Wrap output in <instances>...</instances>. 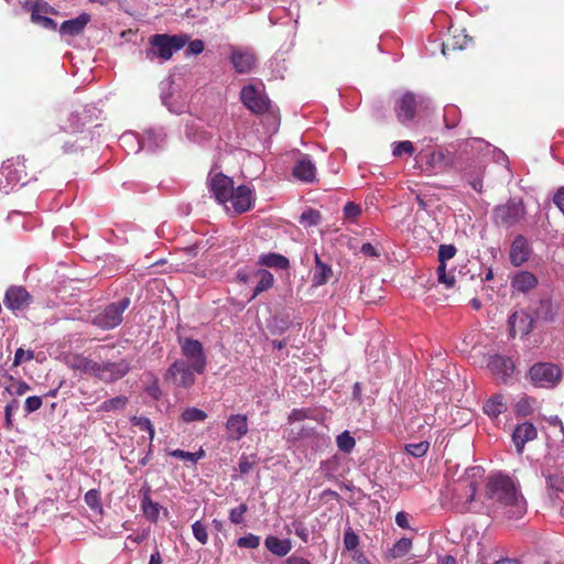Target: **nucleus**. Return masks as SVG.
Returning <instances> with one entry per match:
<instances>
[{"label": "nucleus", "instance_id": "f257e3e1", "mask_svg": "<svg viewBox=\"0 0 564 564\" xmlns=\"http://www.w3.org/2000/svg\"><path fill=\"white\" fill-rule=\"evenodd\" d=\"M487 495L496 506V511L508 519H519L527 512L524 497L508 476H491L487 484Z\"/></svg>", "mask_w": 564, "mask_h": 564}, {"label": "nucleus", "instance_id": "f03ea898", "mask_svg": "<svg viewBox=\"0 0 564 564\" xmlns=\"http://www.w3.org/2000/svg\"><path fill=\"white\" fill-rule=\"evenodd\" d=\"M189 37L185 34L167 35L155 34L150 37V47L144 51L149 61L159 59L160 63L169 61L175 52L185 46Z\"/></svg>", "mask_w": 564, "mask_h": 564}, {"label": "nucleus", "instance_id": "7ed1b4c3", "mask_svg": "<svg viewBox=\"0 0 564 564\" xmlns=\"http://www.w3.org/2000/svg\"><path fill=\"white\" fill-rule=\"evenodd\" d=\"M25 160L15 158L8 160L0 170V192L8 194L14 189L18 184L26 183Z\"/></svg>", "mask_w": 564, "mask_h": 564}, {"label": "nucleus", "instance_id": "20e7f679", "mask_svg": "<svg viewBox=\"0 0 564 564\" xmlns=\"http://www.w3.org/2000/svg\"><path fill=\"white\" fill-rule=\"evenodd\" d=\"M421 170L427 174L445 172L454 163V156L448 150L421 152L416 156Z\"/></svg>", "mask_w": 564, "mask_h": 564}, {"label": "nucleus", "instance_id": "39448f33", "mask_svg": "<svg viewBox=\"0 0 564 564\" xmlns=\"http://www.w3.org/2000/svg\"><path fill=\"white\" fill-rule=\"evenodd\" d=\"M525 214L527 210L522 199L511 198L494 209V219L497 225L509 228L519 224Z\"/></svg>", "mask_w": 564, "mask_h": 564}, {"label": "nucleus", "instance_id": "423d86ee", "mask_svg": "<svg viewBox=\"0 0 564 564\" xmlns=\"http://www.w3.org/2000/svg\"><path fill=\"white\" fill-rule=\"evenodd\" d=\"M178 344L183 356L181 360L192 366L198 375L204 373L207 366V357L202 343L193 338H178Z\"/></svg>", "mask_w": 564, "mask_h": 564}, {"label": "nucleus", "instance_id": "0eeeda50", "mask_svg": "<svg viewBox=\"0 0 564 564\" xmlns=\"http://www.w3.org/2000/svg\"><path fill=\"white\" fill-rule=\"evenodd\" d=\"M481 476L480 467L467 469L465 475L454 484L453 492L455 497L458 500H464L466 503L474 501Z\"/></svg>", "mask_w": 564, "mask_h": 564}, {"label": "nucleus", "instance_id": "6e6552de", "mask_svg": "<svg viewBox=\"0 0 564 564\" xmlns=\"http://www.w3.org/2000/svg\"><path fill=\"white\" fill-rule=\"evenodd\" d=\"M129 305L130 300L128 297L111 303L94 316L93 323L102 329H112L120 325L122 314Z\"/></svg>", "mask_w": 564, "mask_h": 564}, {"label": "nucleus", "instance_id": "1a4fd4ad", "mask_svg": "<svg viewBox=\"0 0 564 564\" xmlns=\"http://www.w3.org/2000/svg\"><path fill=\"white\" fill-rule=\"evenodd\" d=\"M208 187L215 199L229 210L228 202L234 191V181L221 172H210L208 176Z\"/></svg>", "mask_w": 564, "mask_h": 564}, {"label": "nucleus", "instance_id": "9d476101", "mask_svg": "<svg viewBox=\"0 0 564 564\" xmlns=\"http://www.w3.org/2000/svg\"><path fill=\"white\" fill-rule=\"evenodd\" d=\"M197 371L186 361L175 360L166 370L165 380L181 388H191L196 381Z\"/></svg>", "mask_w": 564, "mask_h": 564}, {"label": "nucleus", "instance_id": "9b49d317", "mask_svg": "<svg viewBox=\"0 0 564 564\" xmlns=\"http://www.w3.org/2000/svg\"><path fill=\"white\" fill-rule=\"evenodd\" d=\"M242 104L254 113H264L270 107V101L264 95L261 85H247L241 89Z\"/></svg>", "mask_w": 564, "mask_h": 564}, {"label": "nucleus", "instance_id": "f8f14e48", "mask_svg": "<svg viewBox=\"0 0 564 564\" xmlns=\"http://www.w3.org/2000/svg\"><path fill=\"white\" fill-rule=\"evenodd\" d=\"M530 380L538 387H552L560 377V369L553 364H536L529 371Z\"/></svg>", "mask_w": 564, "mask_h": 564}, {"label": "nucleus", "instance_id": "ddd939ff", "mask_svg": "<svg viewBox=\"0 0 564 564\" xmlns=\"http://www.w3.org/2000/svg\"><path fill=\"white\" fill-rule=\"evenodd\" d=\"M229 58L232 67L239 74L250 73L257 64V57L250 48L230 46Z\"/></svg>", "mask_w": 564, "mask_h": 564}, {"label": "nucleus", "instance_id": "4468645a", "mask_svg": "<svg viewBox=\"0 0 564 564\" xmlns=\"http://www.w3.org/2000/svg\"><path fill=\"white\" fill-rule=\"evenodd\" d=\"M254 202L253 191L247 185H240L232 191L229 198V210L234 214H242L249 210Z\"/></svg>", "mask_w": 564, "mask_h": 564}, {"label": "nucleus", "instance_id": "2eb2a0df", "mask_svg": "<svg viewBox=\"0 0 564 564\" xmlns=\"http://www.w3.org/2000/svg\"><path fill=\"white\" fill-rule=\"evenodd\" d=\"M488 369L496 379L503 383H509L512 380L514 372V364L511 358L502 355H494L489 358Z\"/></svg>", "mask_w": 564, "mask_h": 564}, {"label": "nucleus", "instance_id": "dca6fc26", "mask_svg": "<svg viewBox=\"0 0 564 564\" xmlns=\"http://www.w3.org/2000/svg\"><path fill=\"white\" fill-rule=\"evenodd\" d=\"M32 302V297L23 286H10L3 299L6 307L13 313L24 311Z\"/></svg>", "mask_w": 564, "mask_h": 564}, {"label": "nucleus", "instance_id": "f3484780", "mask_svg": "<svg viewBox=\"0 0 564 564\" xmlns=\"http://www.w3.org/2000/svg\"><path fill=\"white\" fill-rule=\"evenodd\" d=\"M130 370V365L122 359L118 362H99L97 378L105 382H112L123 378Z\"/></svg>", "mask_w": 564, "mask_h": 564}, {"label": "nucleus", "instance_id": "a211bd4d", "mask_svg": "<svg viewBox=\"0 0 564 564\" xmlns=\"http://www.w3.org/2000/svg\"><path fill=\"white\" fill-rule=\"evenodd\" d=\"M227 440L240 441L249 431L246 414H230L225 423Z\"/></svg>", "mask_w": 564, "mask_h": 564}, {"label": "nucleus", "instance_id": "6ab92c4d", "mask_svg": "<svg viewBox=\"0 0 564 564\" xmlns=\"http://www.w3.org/2000/svg\"><path fill=\"white\" fill-rule=\"evenodd\" d=\"M531 252L532 249L530 247L528 239L522 235H518L510 246V262L514 267H520L529 260Z\"/></svg>", "mask_w": 564, "mask_h": 564}, {"label": "nucleus", "instance_id": "aec40b11", "mask_svg": "<svg viewBox=\"0 0 564 564\" xmlns=\"http://www.w3.org/2000/svg\"><path fill=\"white\" fill-rule=\"evenodd\" d=\"M417 101L413 94L406 93L404 94L397 102H395V113L398 120L401 123H408L412 121L415 117V108Z\"/></svg>", "mask_w": 564, "mask_h": 564}, {"label": "nucleus", "instance_id": "412c9836", "mask_svg": "<svg viewBox=\"0 0 564 564\" xmlns=\"http://www.w3.org/2000/svg\"><path fill=\"white\" fill-rule=\"evenodd\" d=\"M538 431L536 427L529 422H524L522 424H519L512 434V441L516 446L517 453L522 454L524 449V445L536 438Z\"/></svg>", "mask_w": 564, "mask_h": 564}, {"label": "nucleus", "instance_id": "4be33fe9", "mask_svg": "<svg viewBox=\"0 0 564 564\" xmlns=\"http://www.w3.org/2000/svg\"><path fill=\"white\" fill-rule=\"evenodd\" d=\"M293 175L295 178L305 183L314 182L316 177L315 163L308 155H302L293 167Z\"/></svg>", "mask_w": 564, "mask_h": 564}, {"label": "nucleus", "instance_id": "5701e85b", "mask_svg": "<svg viewBox=\"0 0 564 564\" xmlns=\"http://www.w3.org/2000/svg\"><path fill=\"white\" fill-rule=\"evenodd\" d=\"M314 262L315 265L312 270V285L318 288L329 281V279L333 276V269L329 264L321 260L317 252L314 254Z\"/></svg>", "mask_w": 564, "mask_h": 564}, {"label": "nucleus", "instance_id": "b1692460", "mask_svg": "<svg viewBox=\"0 0 564 564\" xmlns=\"http://www.w3.org/2000/svg\"><path fill=\"white\" fill-rule=\"evenodd\" d=\"M90 21L88 13H82L75 19L64 21L59 26L62 35L75 36L80 34Z\"/></svg>", "mask_w": 564, "mask_h": 564}, {"label": "nucleus", "instance_id": "393cba45", "mask_svg": "<svg viewBox=\"0 0 564 564\" xmlns=\"http://www.w3.org/2000/svg\"><path fill=\"white\" fill-rule=\"evenodd\" d=\"M264 545L276 556H285L292 550V543L289 539H279L274 535L267 536Z\"/></svg>", "mask_w": 564, "mask_h": 564}, {"label": "nucleus", "instance_id": "a878e982", "mask_svg": "<svg viewBox=\"0 0 564 564\" xmlns=\"http://www.w3.org/2000/svg\"><path fill=\"white\" fill-rule=\"evenodd\" d=\"M119 143L128 153H138L145 148L143 137L140 139L134 132L121 134Z\"/></svg>", "mask_w": 564, "mask_h": 564}, {"label": "nucleus", "instance_id": "bb28decb", "mask_svg": "<svg viewBox=\"0 0 564 564\" xmlns=\"http://www.w3.org/2000/svg\"><path fill=\"white\" fill-rule=\"evenodd\" d=\"M507 403L503 401V395L496 394L488 399L484 404V412L491 419L498 417L507 411Z\"/></svg>", "mask_w": 564, "mask_h": 564}, {"label": "nucleus", "instance_id": "cd10ccee", "mask_svg": "<svg viewBox=\"0 0 564 564\" xmlns=\"http://www.w3.org/2000/svg\"><path fill=\"white\" fill-rule=\"evenodd\" d=\"M141 510L148 520L155 522L159 519L161 506L151 499L149 489L142 494Z\"/></svg>", "mask_w": 564, "mask_h": 564}, {"label": "nucleus", "instance_id": "c85d7f7f", "mask_svg": "<svg viewBox=\"0 0 564 564\" xmlns=\"http://www.w3.org/2000/svg\"><path fill=\"white\" fill-rule=\"evenodd\" d=\"M538 283L536 278L527 271L518 273L512 280V288L520 292L532 290Z\"/></svg>", "mask_w": 564, "mask_h": 564}, {"label": "nucleus", "instance_id": "c756f323", "mask_svg": "<svg viewBox=\"0 0 564 564\" xmlns=\"http://www.w3.org/2000/svg\"><path fill=\"white\" fill-rule=\"evenodd\" d=\"M549 495L552 501H562L564 496V478L561 476H549L546 479Z\"/></svg>", "mask_w": 564, "mask_h": 564}, {"label": "nucleus", "instance_id": "7c9ffc66", "mask_svg": "<svg viewBox=\"0 0 564 564\" xmlns=\"http://www.w3.org/2000/svg\"><path fill=\"white\" fill-rule=\"evenodd\" d=\"M185 137L193 143H202L208 139V134L204 131L196 120H191L185 124Z\"/></svg>", "mask_w": 564, "mask_h": 564}, {"label": "nucleus", "instance_id": "2f4dec72", "mask_svg": "<svg viewBox=\"0 0 564 564\" xmlns=\"http://www.w3.org/2000/svg\"><path fill=\"white\" fill-rule=\"evenodd\" d=\"M259 281L253 290L251 300L256 299L260 293L271 289L274 283V278L271 272L264 269H260L256 272Z\"/></svg>", "mask_w": 564, "mask_h": 564}, {"label": "nucleus", "instance_id": "473e14b6", "mask_svg": "<svg viewBox=\"0 0 564 564\" xmlns=\"http://www.w3.org/2000/svg\"><path fill=\"white\" fill-rule=\"evenodd\" d=\"M143 141H145V148L147 150L153 151L161 145H163L165 141V133L162 129H151L144 132L143 134Z\"/></svg>", "mask_w": 564, "mask_h": 564}, {"label": "nucleus", "instance_id": "72a5a7b5", "mask_svg": "<svg viewBox=\"0 0 564 564\" xmlns=\"http://www.w3.org/2000/svg\"><path fill=\"white\" fill-rule=\"evenodd\" d=\"M73 368H75L84 373L93 375V376L97 377V371L99 370V362H96L86 357L78 356L74 359Z\"/></svg>", "mask_w": 564, "mask_h": 564}, {"label": "nucleus", "instance_id": "f704fd0d", "mask_svg": "<svg viewBox=\"0 0 564 564\" xmlns=\"http://www.w3.org/2000/svg\"><path fill=\"white\" fill-rule=\"evenodd\" d=\"M260 263L270 268L286 269L289 267V260L278 253H267L260 257Z\"/></svg>", "mask_w": 564, "mask_h": 564}, {"label": "nucleus", "instance_id": "c9c22d12", "mask_svg": "<svg viewBox=\"0 0 564 564\" xmlns=\"http://www.w3.org/2000/svg\"><path fill=\"white\" fill-rule=\"evenodd\" d=\"M162 101L167 107V109L176 115L183 113L187 109V104L185 100H178L173 95H164L162 94Z\"/></svg>", "mask_w": 564, "mask_h": 564}, {"label": "nucleus", "instance_id": "e433bc0d", "mask_svg": "<svg viewBox=\"0 0 564 564\" xmlns=\"http://www.w3.org/2000/svg\"><path fill=\"white\" fill-rule=\"evenodd\" d=\"M206 417V412L195 406L186 408L181 414V419L186 423L202 422L205 421Z\"/></svg>", "mask_w": 564, "mask_h": 564}, {"label": "nucleus", "instance_id": "4c0bfd02", "mask_svg": "<svg viewBox=\"0 0 564 564\" xmlns=\"http://www.w3.org/2000/svg\"><path fill=\"white\" fill-rule=\"evenodd\" d=\"M128 402V399L123 395H119L109 400L104 401L99 405V411L104 412H110V411H117L122 410Z\"/></svg>", "mask_w": 564, "mask_h": 564}, {"label": "nucleus", "instance_id": "58836bf2", "mask_svg": "<svg viewBox=\"0 0 564 564\" xmlns=\"http://www.w3.org/2000/svg\"><path fill=\"white\" fill-rule=\"evenodd\" d=\"M170 455L175 458H178V459H182L185 462H191L192 464H196L200 458H203L205 456V452L203 449H199L198 452L191 453V452H185L183 449H174V451L170 452Z\"/></svg>", "mask_w": 564, "mask_h": 564}, {"label": "nucleus", "instance_id": "ea45409f", "mask_svg": "<svg viewBox=\"0 0 564 564\" xmlns=\"http://www.w3.org/2000/svg\"><path fill=\"white\" fill-rule=\"evenodd\" d=\"M336 444L341 452L350 453L356 445V441L348 431H345L337 436Z\"/></svg>", "mask_w": 564, "mask_h": 564}, {"label": "nucleus", "instance_id": "a19ab883", "mask_svg": "<svg viewBox=\"0 0 564 564\" xmlns=\"http://www.w3.org/2000/svg\"><path fill=\"white\" fill-rule=\"evenodd\" d=\"M459 110L454 105H448L444 109V122L447 129H453L458 122Z\"/></svg>", "mask_w": 564, "mask_h": 564}, {"label": "nucleus", "instance_id": "79ce46f5", "mask_svg": "<svg viewBox=\"0 0 564 564\" xmlns=\"http://www.w3.org/2000/svg\"><path fill=\"white\" fill-rule=\"evenodd\" d=\"M412 541L410 539L402 538L398 542H395V544L391 549V555L393 557H402L410 551Z\"/></svg>", "mask_w": 564, "mask_h": 564}, {"label": "nucleus", "instance_id": "37998d69", "mask_svg": "<svg viewBox=\"0 0 564 564\" xmlns=\"http://www.w3.org/2000/svg\"><path fill=\"white\" fill-rule=\"evenodd\" d=\"M300 221L304 226H316L321 221V214L315 209H307L302 213Z\"/></svg>", "mask_w": 564, "mask_h": 564}, {"label": "nucleus", "instance_id": "c03bdc74", "mask_svg": "<svg viewBox=\"0 0 564 564\" xmlns=\"http://www.w3.org/2000/svg\"><path fill=\"white\" fill-rule=\"evenodd\" d=\"M413 152H414V147L411 141H400V142L392 143V155L393 156H400L403 153L411 155V154H413Z\"/></svg>", "mask_w": 564, "mask_h": 564}, {"label": "nucleus", "instance_id": "a18cd8bd", "mask_svg": "<svg viewBox=\"0 0 564 564\" xmlns=\"http://www.w3.org/2000/svg\"><path fill=\"white\" fill-rule=\"evenodd\" d=\"M132 424L134 426H138L142 431L149 432V438L150 441H153L154 438V429L151 423V421L148 417L144 416H133L132 417Z\"/></svg>", "mask_w": 564, "mask_h": 564}, {"label": "nucleus", "instance_id": "49530a36", "mask_svg": "<svg viewBox=\"0 0 564 564\" xmlns=\"http://www.w3.org/2000/svg\"><path fill=\"white\" fill-rule=\"evenodd\" d=\"M192 531L195 536V539L200 544H206L208 541V533L206 527L200 521H195L192 524Z\"/></svg>", "mask_w": 564, "mask_h": 564}, {"label": "nucleus", "instance_id": "de8ad7c7", "mask_svg": "<svg viewBox=\"0 0 564 564\" xmlns=\"http://www.w3.org/2000/svg\"><path fill=\"white\" fill-rule=\"evenodd\" d=\"M237 544L239 547L245 549H257L260 545V538L252 533H249L245 536H241L237 540Z\"/></svg>", "mask_w": 564, "mask_h": 564}, {"label": "nucleus", "instance_id": "09e8293b", "mask_svg": "<svg viewBox=\"0 0 564 564\" xmlns=\"http://www.w3.org/2000/svg\"><path fill=\"white\" fill-rule=\"evenodd\" d=\"M427 442H420L415 444H409L405 446L406 452L414 457H422L426 454L429 449Z\"/></svg>", "mask_w": 564, "mask_h": 564}, {"label": "nucleus", "instance_id": "8fccbe9b", "mask_svg": "<svg viewBox=\"0 0 564 564\" xmlns=\"http://www.w3.org/2000/svg\"><path fill=\"white\" fill-rule=\"evenodd\" d=\"M31 20L34 23L41 24L45 29H55L56 23L53 19L41 15L36 9H34L31 13Z\"/></svg>", "mask_w": 564, "mask_h": 564}, {"label": "nucleus", "instance_id": "3c124183", "mask_svg": "<svg viewBox=\"0 0 564 564\" xmlns=\"http://www.w3.org/2000/svg\"><path fill=\"white\" fill-rule=\"evenodd\" d=\"M248 507L246 503H241L239 507L234 508L229 511V520L234 524H240L243 522V516L247 512Z\"/></svg>", "mask_w": 564, "mask_h": 564}, {"label": "nucleus", "instance_id": "603ef678", "mask_svg": "<svg viewBox=\"0 0 564 564\" xmlns=\"http://www.w3.org/2000/svg\"><path fill=\"white\" fill-rule=\"evenodd\" d=\"M456 248L454 245H441L438 248V262H446L456 254Z\"/></svg>", "mask_w": 564, "mask_h": 564}, {"label": "nucleus", "instance_id": "864d4df0", "mask_svg": "<svg viewBox=\"0 0 564 564\" xmlns=\"http://www.w3.org/2000/svg\"><path fill=\"white\" fill-rule=\"evenodd\" d=\"M312 417V411L308 409H294L289 415V422L295 423L301 422L305 419Z\"/></svg>", "mask_w": 564, "mask_h": 564}, {"label": "nucleus", "instance_id": "5fc2aeb1", "mask_svg": "<svg viewBox=\"0 0 564 564\" xmlns=\"http://www.w3.org/2000/svg\"><path fill=\"white\" fill-rule=\"evenodd\" d=\"M34 358L33 350H24L22 348L17 349L14 355V365H21L23 362L30 361Z\"/></svg>", "mask_w": 564, "mask_h": 564}, {"label": "nucleus", "instance_id": "6e6d98bb", "mask_svg": "<svg viewBox=\"0 0 564 564\" xmlns=\"http://www.w3.org/2000/svg\"><path fill=\"white\" fill-rule=\"evenodd\" d=\"M42 405V398L37 395L29 397L24 403V410L26 413H32L39 410Z\"/></svg>", "mask_w": 564, "mask_h": 564}, {"label": "nucleus", "instance_id": "4d7b16f0", "mask_svg": "<svg viewBox=\"0 0 564 564\" xmlns=\"http://www.w3.org/2000/svg\"><path fill=\"white\" fill-rule=\"evenodd\" d=\"M358 536L351 530L345 532L344 544L347 550H355L358 545Z\"/></svg>", "mask_w": 564, "mask_h": 564}, {"label": "nucleus", "instance_id": "13d9d810", "mask_svg": "<svg viewBox=\"0 0 564 564\" xmlns=\"http://www.w3.org/2000/svg\"><path fill=\"white\" fill-rule=\"evenodd\" d=\"M360 213L361 208L352 202H348L344 207V214L347 218L355 219Z\"/></svg>", "mask_w": 564, "mask_h": 564}, {"label": "nucleus", "instance_id": "bf43d9fd", "mask_svg": "<svg viewBox=\"0 0 564 564\" xmlns=\"http://www.w3.org/2000/svg\"><path fill=\"white\" fill-rule=\"evenodd\" d=\"M440 284H443L446 289H452L455 286L456 279L453 272L448 271L443 275L437 278Z\"/></svg>", "mask_w": 564, "mask_h": 564}, {"label": "nucleus", "instance_id": "052dcab7", "mask_svg": "<svg viewBox=\"0 0 564 564\" xmlns=\"http://www.w3.org/2000/svg\"><path fill=\"white\" fill-rule=\"evenodd\" d=\"M85 502L90 508H97L99 506L98 491L95 490V489H90L89 491H87L86 495H85Z\"/></svg>", "mask_w": 564, "mask_h": 564}, {"label": "nucleus", "instance_id": "680f3d73", "mask_svg": "<svg viewBox=\"0 0 564 564\" xmlns=\"http://www.w3.org/2000/svg\"><path fill=\"white\" fill-rule=\"evenodd\" d=\"M293 527H294V533L299 538H301L304 542H307L308 538H310L308 529L300 522L293 523Z\"/></svg>", "mask_w": 564, "mask_h": 564}, {"label": "nucleus", "instance_id": "e2e57ef3", "mask_svg": "<svg viewBox=\"0 0 564 564\" xmlns=\"http://www.w3.org/2000/svg\"><path fill=\"white\" fill-rule=\"evenodd\" d=\"M204 47H205V45L202 40H194V41L189 42L187 52H188V54L197 55L204 51Z\"/></svg>", "mask_w": 564, "mask_h": 564}, {"label": "nucleus", "instance_id": "0e129e2a", "mask_svg": "<svg viewBox=\"0 0 564 564\" xmlns=\"http://www.w3.org/2000/svg\"><path fill=\"white\" fill-rule=\"evenodd\" d=\"M30 389V387L25 383V382H22V381H18L15 383H13L11 387H10V392L11 393H14V394H18V395H22L24 394L28 390Z\"/></svg>", "mask_w": 564, "mask_h": 564}, {"label": "nucleus", "instance_id": "69168bd1", "mask_svg": "<svg viewBox=\"0 0 564 564\" xmlns=\"http://www.w3.org/2000/svg\"><path fill=\"white\" fill-rule=\"evenodd\" d=\"M395 523L402 529H410L409 516L404 511H400L395 516Z\"/></svg>", "mask_w": 564, "mask_h": 564}, {"label": "nucleus", "instance_id": "338daca9", "mask_svg": "<svg viewBox=\"0 0 564 564\" xmlns=\"http://www.w3.org/2000/svg\"><path fill=\"white\" fill-rule=\"evenodd\" d=\"M554 204L564 215V187L560 188L553 198Z\"/></svg>", "mask_w": 564, "mask_h": 564}, {"label": "nucleus", "instance_id": "774afa93", "mask_svg": "<svg viewBox=\"0 0 564 564\" xmlns=\"http://www.w3.org/2000/svg\"><path fill=\"white\" fill-rule=\"evenodd\" d=\"M360 251L368 257H378L376 248L369 242L364 243L360 248Z\"/></svg>", "mask_w": 564, "mask_h": 564}]
</instances>
